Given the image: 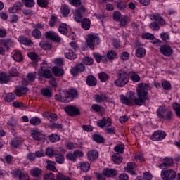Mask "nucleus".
<instances>
[{"label": "nucleus", "mask_w": 180, "mask_h": 180, "mask_svg": "<svg viewBox=\"0 0 180 180\" xmlns=\"http://www.w3.org/2000/svg\"><path fill=\"white\" fill-rule=\"evenodd\" d=\"M148 88L149 85L143 83L139 84L136 89V96L134 93L129 92L128 97L124 95L120 96V101L123 105H127V106H133L134 103L137 106H143L146 101L148 100Z\"/></svg>", "instance_id": "f257e3e1"}, {"label": "nucleus", "mask_w": 180, "mask_h": 180, "mask_svg": "<svg viewBox=\"0 0 180 180\" xmlns=\"http://www.w3.org/2000/svg\"><path fill=\"white\" fill-rule=\"evenodd\" d=\"M78 96V91L75 89H70L69 91H63L54 96L55 101L62 102L63 103H68L72 102L75 98Z\"/></svg>", "instance_id": "f03ea898"}, {"label": "nucleus", "mask_w": 180, "mask_h": 180, "mask_svg": "<svg viewBox=\"0 0 180 180\" xmlns=\"http://www.w3.org/2000/svg\"><path fill=\"white\" fill-rule=\"evenodd\" d=\"M117 79L115 80L114 84L118 88H123L125 85L129 84V81H130V76L129 73L123 70H120L117 73Z\"/></svg>", "instance_id": "7ed1b4c3"}, {"label": "nucleus", "mask_w": 180, "mask_h": 180, "mask_svg": "<svg viewBox=\"0 0 180 180\" xmlns=\"http://www.w3.org/2000/svg\"><path fill=\"white\" fill-rule=\"evenodd\" d=\"M157 116L160 119H163V120H167L169 122L172 119V112L171 110H167L165 106H160L156 111Z\"/></svg>", "instance_id": "20e7f679"}, {"label": "nucleus", "mask_w": 180, "mask_h": 180, "mask_svg": "<svg viewBox=\"0 0 180 180\" xmlns=\"http://www.w3.org/2000/svg\"><path fill=\"white\" fill-rule=\"evenodd\" d=\"M88 47L91 50H95L96 46H99L101 39H99V35L98 34H89L86 39Z\"/></svg>", "instance_id": "39448f33"}, {"label": "nucleus", "mask_w": 180, "mask_h": 180, "mask_svg": "<svg viewBox=\"0 0 180 180\" xmlns=\"http://www.w3.org/2000/svg\"><path fill=\"white\" fill-rule=\"evenodd\" d=\"M160 175L163 180H173L175 179L176 173L173 169L162 170Z\"/></svg>", "instance_id": "423d86ee"}, {"label": "nucleus", "mask_w": 180, "mask_h": 180, "mask_svg": "<svg viewBox=\"0 0 180 180\" xmlns=\"http://www.w3.org/2000/svg\"><path fill=\"white\" fill-rule=\"evenodd\" d=\"M85 6L81 5L80 7L77 8L75 11V13L73 15V19L75 22H82V13H85Z\"/></svg>", "instance_id": "0eeeda50"}, {"label": "nucleus", "mask_w": 180, "mask_h": 180, "mask_svg": "<svg viewBox=\"0 0 180 180\" xmlns=\"http://www.w3.org/2000/svg\"><path fill=\"white\" fill-rule=\"evenodd\" d=\"M44 36L45 39H49V40H52L55 43H60L61 41V38L54 31H47L45 32Z\"/></svg>", "instance_id": "6e6552de"}, {"label": "nucleus", "mask_w": 180, "mask_h": 180, "mask_svg": "<svg viewBox=\"0 0 180 180\" xmlns=\"http://www.w3.org/2000/svg\"><path fill=\"white\" fill-rule=\"evenodd\" d=\"M12 175L14 178L18 177L19 180H30L29 175L18 169H15L14 171H13Z\"/></svg>", "instance_id": "1a4fd4ad"}, {"label": "nucleus", "mask_w": 180, "mask_h": 180, "mask_svg": "<svg viewBox=\"0 0 180 180\" xmlns=\"http://www.w3.org/2000/svg\"><path fill=\"white\" fill-rule=\"evenodd\" d=\"M65 111L68 116H77L81 113L79 109L73 105H68L65 108Z\"/></svg>", "instance_id": "9d476101"}, {"label": "nucleus", "mask_w": 180, "mask_h": 180, "mask_svg": "<svg viewBox=\"0 0 180 180\" xmlns=\"http://www.w3.org/2000/svg\"><path fill=\"white\" fill-rule=\"evenodd\" d=\"M166 136L165 131L158 130L153 133L150 139L153 141H160V140H164Z\"/></svg>", "instance_id": "9b49d317"}, {"label": "nucleus", "mask_w": 180, "mask_h": 180, "mask_svg": "<svg viewBox=\"0 0 180 180\" xmlns=\"http://www.w3.org/2000/svg\"><path fill=\"white\" fill-rule=\"evenodd\" d=\"M160 51L165 57H171L172 55V49L167 44L160 46Z\"/></svg>", "instance_id": "f8f14e48"}, {"label": "nucleus", "mask_w": 180, "mask_h": 180, "mask_svg": "<svg viewBox=\"0 0 180 180\" xmlns=\"http://www.w3.org/2000/svg\"><path fill=\"white\" fill-rule=\"evenodd\" d=\"M150 18L152 20H154L160 25V26H165V20L158 13L151 14Z\"/></svg>", "instance_id": "ddd939ff"}, {"label": "nucleus", "mask_w": 180, "mask_h": 180, "mask_svg": "<svg viewBox=\"0 0 180 180\" xmlns=\"http://www.w3.org/2000/svg\"><path fill=\"white\" fill-rule=\"evenodd\" d=\"M23 4L21 2H16L12 7L8 8V12L10 13H18L20 11H22Z\"/></svg>", "instance_id": "4468645a"}, {"label": "nucleus", "mask_w": 180, "mask_h": 180, "mask_svg": "<svg viewBox=\"0 0 180 180\" xmlns=\"http://www.w3.org/2000/svg\"><path fill=\"white\" fill-rule=\"evenodd\" d=\"M94 101L97 103H101V102H105V101H106V102H109V101H110V98L108 97L105 94H102L101 95L96 94L94 96Z\"/></svg>", "instance_id": "2eb2a0df"}, {"label": "nucleus", "mask_w": 180, "mask_h": 180, "mask_svg": "<svg viewBox=\"0 0 180 180\" xmlns=\"http://www.w3.org/2000/svg\"><path fill=\"white\" fill-rule=\"evenodd\" d=\"M103 174L104 176H107L108 178H112L117 175V171H116V169H115L106 168L103 170Z\"/></svg>", "instance_id": "dca6fc26"}, {"label": "nucleus", "mask_w": 180, "mask_h": 180, "mask_svg": "<svg viewBox=\"0 0 180 180\" xmlns=\"http://www.w3.org/2000/svg\"><path fill=\"white\" fill-rule=\"evenodd\" d=\"M99 157V153L96 150H91L87 152V159L89 161H95Z\"/></svg>", "instance_id": "f3484780"}, {"label": "nucleus", "mask_w": 180, "mask_h": 180, "mask_svg": "<svg viewBox=\"0 0 180 180\" xmlns=\"http://www.w3.org/2000/svg\"><path fill=\"white\" fill-rule=\"evenodd\" d=\"M164 162L160 164L159 166V168H160V169H163V168H168L169 167H171V165H172V164H174V160H172V158H165L164 159Z\"/></svg>", "instance_id": "a211bd4d"}, {"label": "nucleus", "mask_w": 180, "mask_h": 180, "mask_svg": "<svg viewBox=\"0 0 180 180\" xmlns=\"http://www.w3.org/2000/svg\"><path fill=\"white\" fill-rule=\"evenodd\" d=\"M18 40L20 44H24L25 46H33V41H32V39L24 36H20Z\"/></svg>", "instance_id": "6ab92c4d"}, {"label": "nucleus", "mask_w": 180, "mask_h": 180, "mask_svg": "<svg viewBox=\"0 0 180 180\" xmlns=\"http://www.w3.org/2000/svg\"><path fill=\"white\" fill-rule=\"evenodd\" d=\"M86 83L89 86H96L98 82L96 81V78L93 75H89L86 77Z\"/></svg>", "instance_id": "aec40b11"}, {"label": "nucleus", "mask_w": 180, "mask_h": 180, "mask_svg": "<svg viewBox=\"0 0 180 180\" xmlns=\"http://www.w3.org/2000/svg\"><path fill=\"white\" fill-rule=\"evenodd\" d=\"M15 89L17 96H22V95H25V94L29 91L27 87L25 86H16Z\"/></svg>", "instance_id": "412c9836"}, {"label": "nucleus", "mask_w": 180, "mask_h": 180, "mask_svg": "<svg viewBox=\"0 0 180 180\" xmlns=\"http://www.w3.org/2000/svg\"><path fill=\"white\" fill-rule=\"evenodd\" d=\"M44 117H46L51 122H56L58 117L56 114L52 112H45Z\"/></svg>", "instance_id": "4be33fe9"}, {"label": "nucleus", "mask_w": 180, "mask_h": 180, "mask_svg": "<svg viewBox=\"0 0 180 180\" xmlns=\"http://www.w3.org/2000/svg\"><path fill=\"white\" fill-rule=\"evenodd\" d=\"M82 27L84 30H89L91 28V20L89 18H84L82 21H81Z\"/></svg>", "instance_id": "5701e85b"}, {"label": "nucleus", "mask_w": 180, "mask_h": 180, "mask_svg": "<svg viewBox=\"0 0 180 180\" xmlns=\"http://www.w3.org/2000/svg\"><path fill=\"white\" fill-rule=\"evenodd\" d=\"M42 172L43 171H41V169L39 167H34L30 170L31 175L35 178H39V176L41 175Z\"/></svg>", "instance_id": "b1692460"}, {"label": "nucleus", "mask_w": 180, "mask_h": 180, "mask_svg": "<svg viewBox=\"0 0 180 180\" xmlns=\"http://www.w3.org/2000/svg\"><path fill=\"white\" fill-rule=\"evenodd\" d=\"M39 46L43 50H51V48L53 47L49 41H41L39 43Z\"/></svg>", "instance_id": "393cba45"}, {"label": "nucleus", "mask_w": 180, "mask_h": 180, "mask_svg": "<svg viewBox=\"0 0 180 180\" xmlns=\"http://www.w3.org/2000/svg\"><path fill=\"white\" fill-rule=\"evenodd\" d=\"M52 72L56 77H61L64 75V70L57 66L53 68Z\"/></svg>", "instance_id": "a878e982"}, {"label": "nucleus", "mask_w": 180, "mask_h": 180, "mask_svg": "<svg viewBox=\"0 0 180 180\" xmlns=\"http://www.w3.org/2000/svg\"><path fill=\"white\" fill-rule=\"evenodd\" d=\"M136 165L134 163L129 162L127 164V167H125L126 171L127 172H130L131 175H136V172L133 171L134 168H136Z\"/></svg>", "instance_id": "bb28decb"}, {"label": "nucleus", "mask_w": 180, "mask_h": 180, "mask_svg": "<svg viewBox=\"0 0 180 180\" xmlns=\"http://www.w3.org/2000/svg\"><path fill=\"white\" fill-rule=\"evenodd\" d=\"M55 158L58 164H64V161H65V158H64V155L58 153V151L57 150L55 152Z\"/></svg>", "instance_id": "cd10ccee"}, {"label": "nucleus", "mask_w": 180, "mask_h": 180, "mask_svg": "<svg viewBox=\"0 0 180 180\" xmlns=\"http://www.w3.org/2000/svg\"><path fill=\"white\" fill-rule=\"evenodd\" d=\"M37 75V72H36L27 73L26 75L27 82H30V83L34 82Z\"/></svg>", "instance_id": "c85d7f7f"}, {"label": "nucleus", "mask_w": 180, "mask_h": 180, "mask_svg": "<svg viewBox=\"0 0 180 180\" xmlns=\"http://www.w3.org/2000/svg\"><path fill=\"white\" fill-rule=\"evenodd\" d=\"M32 136L34 139L37 141H40L43 139V134L41 132L39 131L38 130H34L32 132Z\"/></svg>", "instance_id": "c756f323"}, {"label": "nucleus", "mask_w": 180, "mask_h": 180, "mask_svg": "<svg viewBox=\"0 0 180 180\" xmlns=\"http://www.w3.org/2000/svg\"><path fill=\"white\" fill-rule=\"evenodd\" d=\"M79 168L82 172H88L91 168V165L88 162H83L80 164Z\"/></svg>", "instance_id": "7c9ffc66"}, {"label": "nucleus", "mask_w": 180, "mask_h": 180, "mask_svg": "<svg viewBox=\"0 0 180 180\" xmlns=\"http://www.w3.org/2000/svg\"><path fill=\"white\" fill-rule=\"evenodd\" d=\"M58 22V17H57V15H51V19L49 21V25L50 27H54V26L57 25Z\"/></svg>", "instance_id": "2f4dec72"}, {"label": "nucleus", "mask_w": 180, "mask_h": 180, "mask_svg": "<svg viewBox=\"0 0 180 180\" xmlns=\"http://www.w3.org/2000/svg\"><path fill=\"white\" fill-rule=\"evenodd\" d=\"M65 57L68 60H75L77 56L74 53V51H72V50L69 49L68 52L65 53Z\"/></svg>", "instance_id": "473e14b6"}, {"label": "nucleus", "mask_w": 180, "mask_h": 180, "mask_svg": "<svg viewBox=\"0 0 180 180\" xmlns=\"http://www.w3.org/2000/svg\"><path fill=\"white\" fill-rule=\"evenodd\" d=\"M91 109L94 112L98 113H103L105 112V108L99 105L98 104H93L91 105Z\"/></svg>", "instance_id": "72a5a7b5"}, {"label": "nucleus", "mask_w": 180, "mask_h": 180, "mask_svg": "<svg viewBox=\"0 0 180 180\" xmlns=\"http://www.w3.org/2000/svg\"><path fill=\"white\" fill-rule=\"evenodd\" d=\"M146 56V49L144 48L139 47L136 49V57L138 58H143Z\"/></svg>", "instance_id": "f704fd0d"}, {"label": "nucleus", "mask_w": 180, "mask_h": 180, "mask_svg": "<svg viewBox=\"0 0 180 180\" xmlns=\"http://www.w3.org/2000/svg\"><path fill=\"white\" fill-rule=\"evenodd\" d=\"M58 32L61 33V34H67L68 33V30L67 29V24L62 22L59 25Z\"/></svg>", "instance_id": "c9c22d12"}, {"label": "nucleus", "mask_w": 180, "mask_h": 180, "mask_svg": "<svg viewBox=\"0 0 180 180\" xmlns=\"http://www.w3.org/2000/svg\"><path fill=\"white\" fill-rule=\"evenodd\" d=\"M56 162L54 161H48V165H46V169L49 171H53V172H57V168H56Z\"/></svg>", "instance_id": "e433bc0d"}, {"label": "nucleus", "mask_w": 180, "mask_h": 180, "mask_svg": "<svg viewBox=\"0 0 180 180\" xmlns=\"http://www.w3.org/2000/svg\"><path fill=\"white\" fill-rule=\"evenodd\" d=\"M12 39H0L1 46H4V47H11L13 44Z\"/></svg>", "instance_id": "4c0bfd02"}, {"label": "nucleus", "mask_w": 180, "mask_h": 180, "mask_svg": "<svg viewBox=\"0 0 180 180\" xmlns=\"http://www.w3.org/2000/svg\"><path fill=\"white\" fill-rule=\"evenodd\" d=\"M92 139L94 141H96V143H104L105 141L103 139V137L99 134H93L92 135Z\"/></svg>", "instance_id": "58836bf2"}, {"label": "nucleus", "mask_w": 180, "mask_h": 180, "mask_svg": "<svg viewBox=\"0 0 180 180\" xmlns=\"http://www.w3.org/2000/svg\"><path fill=\"white\" fill-rule=\"evenodd\" d=\"M32 36L34 39H41V32L37 28H34L32 32Z\"/></svg>", "instance_id": "ea45409f"}, {"label": "nucleus", "mask_w": 180, "mask_h": 180, "mask_svg": "<svg viewBox=\"0 0 180 180\" xmlns=\"http://www.w3.org/2000/svg\"><path fill=\"white\" fill-rule=\"evenodd\" d=\"M114 151H115V153H117V154H123V153H124V145H117L114 148Z\"/></svg>", "instance_id": "a19ab883"}, {"label": "nucleus", "mask_w": 180, "mask_h": 180, "mask_svg": "<svg viewBox=\"0 0 180 180\" xmlns=\"http://www.w3.org/2000/svg\"><path fill=\"white\" fill-rule=\"evenodd\" d=\"M30 123L32 124V126H37L41 123V120L39 117H34L30 119Z\"/></svg>", "instance_id": "79ce46f5"}, {"label": "nucleus", "mask_w": 180, "mask_h": 180, "mask_svg": "<svg viewBox=\"0 0 180 180\" xmlns=\"http://www.w3.org/2000/svg\"><path fill=\"white\" fill-rule=\"evenodd\" d=\"M60 11L63 16H68V15H70V7L63 5L60 8Z\"/></svg>", "instance_id": "37998d69"}, {"label": "nucleus", "mask_w": 180, "mask_h": 180, "mask_svg": "<svg viewBox=\"0 0 180 180\" xmlns=\"http://www.w3.org/2000/svg\"><path fill=\"white\" fill-rule=\"evenodd\" d=\"M13 58L15 60V61L20 62L22 60H23V56H22V53L20 52H15L13 55Z\"/></svg>", "instance_id": "c03bdc74"}, {"label": "nucleus", "mask_w": 180, "mask_h": 180, "mask_svg": "<svg viewBox=\"0 0 180 180\" xmlns=\"http://www.w3.org/2000/svg\"><path fill=\"white\" fill-rule=\"evenodd\" d=\"M98 78L101 82H106V81L109 79V75H108V74L105 72H102L98 74Z\"/></svg>", "instance_id": "a18cd8bd"}, {"label": "nucleus", "mask_w": 180, "mask_h": 180, "mask_svg": "<svg viewBox=\"0 0 180 180\" xmlns=\"http://www.w3.org/2000/svg\"><path fill=\"white\" fill-rule=\"evenodd\" d=\"M112 161L115 164H121L123 161V158L120 155H112Z\"/></svg>", "instance_id": "49530a36"}, {"label": "nucleus", "mask_w": 180, "mask_h": 180, "mask_svg": "<svg viewBox=\"0 0 180 180\" xmlns=\"http://www.w3.org/2000/svg\"><path fill=\"white\" fill-rule=\"evenodd\" d=\"M8 82H9V79L8 78L6 74L4 72L0 73V83L8 84Z\"/></svg>", "instance_id": "de8ad7c7"}, {"label": "nucleus", "mask_w": 180, "mask_h": 180, "mask_svg": "<svg viewBox=\"0 0 180 180\" xmlns=\"http://www.w3.org/2000/svg\"><path fill=\"white\" fill-rule=\"evenodd\" d=\"M22 2L27 8H33L35 5L34 0H22Z\"/></svg>", "instance_id": "09e8293b"}, {"label": "nucleus", "mask_w": 180, "mask_h": 180, "mask_svg": "<svg viewBox=\"0 0 180 180\" xmlns=\"http://www.w3.org/2000/svg\"><path fill=\"white\" fill-rule=\"evenodd\" d=\"M28 57L32 60V61H34L35 63H37L39 60H40V57L37 56V54L34 52H30L28 53Z\"/></svg>", "instance_id": "8fccbe9b"}, {"label": "nucleus", "mask_w": 180, "mask_h": 180, "mask_svg": "<svg viewBox=\"0 0 180 180\" xmlns=\"http://www.w3.org/2000/svg\"><path fill=\"white\" fill-rule=\"evenodd\" d=\"M150 28L154 32H158L160 30V24L157 22H153L149 25Z\"/></svg>", "instance_id": "3c124183"}, {"label": "nucleus", "mask_w": 180, "mask_h": 180, "mask_svg": "<svg viewBox=\"0 0 180 180\" xmlns=\"http://www.w3.org/2000/svg\"><path fill=\"white\" fill-rule=\"evenodd\" d=\"M160 39L165 43H168V41L169 40V34L168 32H161Z\"/></svg>", "instance_id": "603ef678"}, {"label": "nucleus", "mask_w": 180, "mask_h": 180, "mask_svg": "<svg viewBox=\"0 0 180 180\" xmlns=\"http://www.w3.org/2000/svg\"><path fill=\"white\" fill-rule=\"evenodd\" d=\"M116 56H117V53H116V51L114 50L108 51L107 53V58L108 60H115Z\"/></svg>", "instance_id": "864d4df0"}, {"label": "nucleus", "mask_w": 180, "mask_h": 180, "mask_svg": "<svg viewBox=\"0 0 180 180\" xmlns=\"http://www.w3.org/2000/svg\"><path fill=\"white\" fill-rule=\"evenodd\" d=\"M41 92L44 96H46L47 98H51L52 91L49 89H42Z\"/></svg>", "instance_id": "5fc2aeb1"}, {"label": "nucleus", "mask_w": 180, "mask_h": 180, "mask_svg": "<svg viewBox=\"0 0 180 180\" xmlns=\"http://www.w3.org/2000/svg\"><path fill=\"white\" fill-rule=\"evenodd\" d=\"M82 63L86 64V65H92V64H94V59L89 57H84L82 59Z\"/></svg>", "instance_id": "6e6d98bb"}, {"label": "nucleus", "mask_w": 180, "mask_h": 180, "mask_svg": "<svg viewBox=\"0 0 180 180\" xmlns=\"http://www.w3.org/2000/svg\"><path fill=\"white\" fill-rule=\"evenodd\" d=\"M37 2L41 8H47L49 6V0H37Z\"/></svg>", "instance_id": "4d7b16f0"}, {"label": "nucleus", "mask_w": 180, "mask_h": 180, "mask_svg": "<svg viewBox=\"0 0 180 180\" xmlns=\"http://www.w3.org/2000/svg\"><path fill=\"white\" fill-rule=\"evenodd\" d=\"M129 18L126 15L121 17L120 20V27H123V26H126L127 25V20Z\"/></svg>", "instance_id": "13d9d810"}, {"label": "nucleus", "mask_w": 180, "mask_h": 180, "mask_svg": "<svg viewBox=\"0 0 180 180\" xmlns=\"http://www.w3.org/2000/svg\"><path fill=\"white\" fill-rule=\"evenodd\" d=\"M49 139L52 143H57V141H60V136L57 134H51L49 136Z\"/></svg>", "instance_id": "bf43d9fd"}, {"label": "nucleus", "mask_w": 180, "mask_h": 180, "mask_svg": "<svg viewBox=\"0 0 180 180\" xmlns=\"http://www.w3.org/2000/svg\"><path fill=\"white\" fill-rule=\"evenodd\" d=\"M20 144H21V142L20 140H18V139H13L11 143V146L14 148H18V147H19Z\"/></svg>", "instance_id": "052dcab7"}, {"label": "nucleus", "mask_w": 180, "mask_h": 180, "mask_svg": "<svg viewBox=\"0 0 180 180\" xmlns=\"http://www.w3.org/2000/svg\"><path fill=\"white\" fill-rule=\"evenodd\" d=\"M127 6V4H126V1H120L117 4V8L120 11H124V9H126Z\"/></svg>", "instance_id": "680f3d73"}, {"label": "nucleus", "mask_w": 180, "mask_h": 180, "mask_svg": "<svg viewBox=\"0 0 180 180\" xmlns=\"http://www.w3.org/2000/svg\"><path fill=\"white\" fill-rule=\"evenodd\" d=\"M5 101L6 102H13L15 101V94L13 93H9L6 96Z\"/></svg>", "instance_id": "e2e57ef3"}, {"label": "nucleus", "mask_w": 180, "mask_h": 180, "mask_svg": "<svg viewBox=\"0 0 180 180\" xmlns=\"http://www.w3.org/2000/svg\"><path fill=\"white\" fill-rule=\"evenodd\" d=\"M162 86L165 91H169V89H171V83L168 81H164L162 84Z\"/></svg>", "instance_id": "0e129e2a"}, {"label": "nucleus", "mask_w": 180, "mask_h": 180, "mask_svg": "<svg viewBox=\"0 0 180 180\" xmlns=\"http://www.w3.org/2000/svg\"><path fill=\"white\" fill-rule=\"evenodd\" d=\"M173 109H174L176 115H177L180 117V104H178L176 103L173 104Z\"/></svg>", "instance_id": "69168bd1"}, {"label": "nucleus", "mask_w": 180, "mask_h": 180, "mask_svg": "<svg viewBox=\"0 0 180 180\" xmlns=\"http://www.w3.org/2000/svg\"><path fill=\"white\" fill-rule=\"evenodd\" d=\"M143 180H151L153 179V174L150 172H144L143 176Z\"/></svg>", "instance_id": "338daca9"}, {"label": "nucleus", "mask_w": 180, "mask_h": 180, "mask_svg": "<svg viewBox=\"0 0 180 180\" xmlns=\"http://www.w3.org/2000/svg\"><path fill=\"white\" fill-rule=\"evenodd\" d=\"M44 180H53L54 179V173H47L44 176Z\"/></svg>", "instance_id": "774afa93"}]
</instances>
